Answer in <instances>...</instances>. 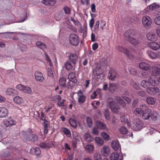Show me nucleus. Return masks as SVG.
I'll return each mask as SVG.
<instances>
[{
  "label": "nucleus",
  "mask_w": 160,
  "mask_h": 160,
  "mask_svg": "<svg viewBox=\"0 0 160 160\" xmlns=\"http://www.w3.org/2000/svg\"><path fill=\"white\" fill-rule=\"evenodd\" d=\"M143 126L142 122L139 119L136 118L133 120L132 126L133 130H140L143 128Z\"/></svg>",
  "instance_id": "obj_1"
},
{
  "label": "nucleus",
  "mask_w": 160,
  "mask_h": 160,
  "mask_svg": "<svg viewBox=\"0 0 160 160\" xmlns=\"http://www.w3.org/2000/svg\"><path fill=\"white\" fill-rule=\"evenodd\" d=\"M108 104L111 111L114 112H117L120 108L119 104L117 102H115L114 100L109 101Z\"/></svg>",
  "instance_id": "obj_2"
},
{
  "label": "nucleus",
  "mask_w": 160,
  "mask_h": 160,
  "mask_svg": "<svg viewBox=\"0 0 160 160\" xmlns=\"http://www.w3.org/2000/svg\"><path fill=\"white\" fill-rule=\"evenodd\" d=\"M69 40L70 43L73 46H77L79 42L78 36L75 34H71L69 36Z\"/></svg>",
  "instance_id": "obj_3"
},
{
  "label": "nucleus",
  "mask_w": 160,
  "mask_h": 160,
  "mask_svg": "<svg viewBox=\"0 0 160 160\" xmlns=\"http://www.w3.org/2000/svg\"><path fill=\"white\" fill-rule=\"evenodd\" d=\"M117 49L120 52H123L125 54L127 57L130 59H132L133 57L132 54L125 48L118 46L117 47Z\"/></svg>",
  "instance_id": "obj_4"
},
{
  "label": "nucleus",
  "mask_w": 160,
  "mask_h": 160,
  "mask_svg": "<svg viewBox=\"0 0 160 160\" xmlns=\"http://www.w3.org/2000/svg\"><path fill=\"white\" fill-rule=\"evenodd\" d=\"M3 123L6 127H8L15 125L16 123V122L11 117H9L4 119L3 120Z\"/></svg>",
  "instance_id": "obj_5"
},
{
  "label": "nucleus",
  "mask_w": 160,
  "mask_h": 160,
  "mask_svg": "<svg viewBox=\"0 0 160 160\" xmlns=\"http://www.w3.org/2000/svg\"><path fill=\"white\" fill-rule=\"evenodd\" d=\"M142 21L143 25L146 27L150 26L152 22L151 18L148 16L143 17Z\"/></svg>",
  "instance_id": "obj_6"
},
{
  "label": "nucleus",
  "mask_w": 160,
  "mask_h": 160,
  "mask_svg": "<svg viewBox=\"0 0 160 160\" xmlns=\"http://www.w3.org/2000/svg\"><path fill=\"white\" fill-rule=\"evenodd\" d=\"M78 97V102L80 104H82L85 102L86 96L83 94V92L80 90L77 92Z\"/></svg>",
  "instance_id": "obj_7"
},
{
  "label": "nucleus",
  "mask_w": 160,
  "mask_h": 160,
  "mask_svg": "<svg viewBox=\"0 0 160 160\" xmlns=\"http://www.w3.org/2000/svg\"><path fill=\"white\" fill-rule=\"evenodd\" d=\"M144 110L145 111L143 112L142 117L144 119H148L152 116V111L147 107Z\"/></svg>",
  "instance_id": "obj_8"
},
{
  "label": "nucleus",
  "mask_w": 160,
  "mask_h": 160,
  "mask_svg": "<svg viewBox=\"0 0 160 160\" xmlns=\"http://www.w3.org/2000/svg\"><path fill=\"white\" fill-rule=\"evenodd\" d=\"M102 155L105 156H108L110 153V149L109 147L104 146L101 149Z\"/></svg>",
  "instance_id": "obj_9"
},
{
  "label": "nucleus",
  "mask_w": 160,
  "mask_h": 160,
  "mask_svg": "<svg viewBox=\"0 0 160 160\" xmlns=\"http://www.w3.org/2000/svg\"><path fill=\"white\" fill-rule=\"evenodd\" d=\"M69 58L70 61L74 64H76L78 62V57L75 53H70Z\"/></svg>",
  "instance_id": "obj_10"
},
{
  "label": "nucleus",
  "mask_w": 160,
  "mask_h": 160,
  "mask_svg": "<svg viewBox=\"0 0 160 160\" xmlns=\"http://www.w3.org/2000/svg\"><path fill=\"white\" fill-rule=\"evenodd\" d=\"M155 77L153 75H151L149 77L148 81L150 85L152 86H156L158 84L159 82L157 80H156Z\"/></svg>",
  "instance_id": "obj_11"
},
{
  "label": "nucleus",
  "mask_w": 160,
  "mask_h": 160,
  "mask_svg": "<svg viewBox=\"0 0 160 160\" xmlns=\"http://www.w3.org/2000/svg\"><path fill=\"white\" fill-rule=\"evenodd\" d=\"M35 79L38 81L40 82H42L43 81L44 78L43 76L42 73L39 72H36L34 74Z\"/></svg>",
  "instance_id": "obj_12"
},
{
  "label": "nucleus",
  "mask_w": 160,
  "mask_h": 160,
  "mask_svg": "<svg viewBox=\"0 0 160 160\" xmlns=\"http://www.w3.org/2000/svg\"><path fill=\"white\" fill-rule=\"evenodd\" d=\"M108 73L110 74L109 78L112 81H113L118 76V74L116 71L113 69H111Z\"/></svg>",
  "instance_id": "obj_13"
},
{
  "label": "nucleus",
  "mask_w": 160,
  "mask_h": 160,
  "mask_svg": "<svg viewBox=\"0 0 160 160\" xmlns=\"http://www.w3.org/2000/svg\"><path fill=\"white\" fill-rule=\"evenodd\" d=\"M111 160H123L122 156H119L117 152L112 153L110 156Z\"/></svg>",
  "instance_id": "obj_14"
},
{
  "label": "nucleus",
  "mask_w": 160,
  "mask_h": 160,
  "mask_svg": "<svg viewBox=\"0 0 160 160\" xmlns=\"http://www.w3.org/2000/svg\"><path fill=\"white\" fill-rule=\"evenodd\" d=\"M8 115V111L7 109L4 107H0V118H4Z\"/></svg>",
  "instance_id": "obj_15"
},
{
  "label": "nucleus",
  "mask_w": 160,
  "mask_h": 160,
  "mask_svg": "<svg viewBox=\"0 0 160 160\" xmlns=\"http://www.w3.org/2000/svg\"><path fill=\"white\" fill-rule=\"evenodd\" d=\"M147 92L151 95L157 94L159 92V89L157 87L147 88Z\"/></svg>",
  "instance_id": "obj_16"
},
{
  "label": "nucleus",
  "mask_w": 160,
  "mask_h": 160,
  "mask_svg": "<svg viewBox=\"0 0 160 160\" xmlns=\"http://www.w3.org/2000/svg\"><path fill=\"white\" fill-rule=\"evenodd\" d=\"M152 75L157 76L160 75V68L157 66L152 68Z\"/></svg>",
  "instance_id": "obj_17"
},
{
  "label": "nucleus",
  "mask_w": 160,
  "mask_h": 160,
  "mask_svg": "<svg viewBox=\"0 0 160 160\" xmlns=\"http://www.w3.org/2000/svg\"><path fill=\"white\" fill-rule=\"evenodd\" d=\"M41 119L43 121H44V132L45 134H47L48 132V122L47 121L45 120V116L42 112L41 113Z\"/></svg>",
  "instance_id": "obj_18"
},
{
  "label": "nucleus",
  "mask_w": 160,
  "mask_h": 160,
  "mask_svg": "<svg viewBox=\"0 0 160 160\" xmlns=\"http://www.w3.org/2000/svg\"><path fill=\"white\" fill-rule=\"evenodd\" d=\"M38 146L42 149L49 148L52 146L51 142H41L38 144Z\"/></svg>",
  "instance_id": "obj_19"
},
{
  "label": "nucleus",
  "mask_w": 160,
  "mask_h": 160,
  "mask_svg": "<svg viewBox=\"0 0 160 160\" xmlns=\"http://www.w3.org/2000/svg\"><path fill=\"white\" fill-rule=\"evenodd\" d=\"M134 35V32L133 30H129L125 32L124 34L125 38L127 40H128L129 38L132 37Z\"/></svg>",
  "instance_id": "obj_20"
},
{
  "label": "nucleus",
  "mask_w": 160,
  "mask_h": 160,
  "mask_svg": "<svg viewBox=\"0 0 160 160\" xmlns=\"http://www.w3.org/2000/svg\"><path fill=\"white\" fill-rule=\"evenodd\" d=\"M115 100L119 102V104L123 107H125L126 106V103L125 101L120 97L116 96L115 97Z\"/></svg>",
  "instance_id": "obj_21"
},
{
  "label": "nucleus",
  "mask_w": 160,
  "mask_h": 160,
  "mask_svg": "<svg viewBox=\"0 0 160 160\" xmlns=\"http://www.w3.org/2000/svg\"><path fill=\"white\" fill-rule=\"evenodd\" d=\"M68 78L70 81L74 83L76 82L77 80L75 76V72L70 73L68 74Z\"/></svg>",
  "instance_id": "obj_22"
},
{
  "label": "nucleus",
  "mask_w": 160,
  "mask_h": 160,
  "mask_svg": "<svg viewBox=\"0 0 160 160\" xmlns=\"http://www.w3.org/2000/svg\"><path fill=\"white\" fill-rule=\"evenodd\" d=\"M148 46L152 49L154 50H157L160 48L159 44L156 42L149 43Z\"/></svg>",
  "instance_id": "obj_23"
},
{
  "label": "nucleus",
  "mask_w": 160,
  "mask_h": 160,
  "mask_svg": "<svg viewBox=\"0 0 160 160\" xmlns=\"http://www.w3.org/2000/svg\"><path fill=\"white\" fill-rule=\"evenodd\" d=\"M139 67L142 69L145 70H149L150 68V66L149 64L143 62L140 63Z\"/></svg>",
  "instance_id": "obj_24"
},
{
  "label": "nucleus",
  "mask_w": 160,
  "mask_h": 160,
  "mask_svg": "<svg viewBox=\"0 0 160 160\" xmlns=\"http://www.w3.org/2000/svg\"><path fill=\"white\" fill-rule=\"evenodd\" d=\"M42 2L46 5L52 6L56 2L55 0H42Z\"/></svg>",
  "instance_id": "obj_25"
},
{
  "label": "nucleus",
  "mask_w": 160,
  "mask_h": 160,
  "mask_svg": "<svg viewBox=\"0 0 160 160\" xmlns=\"http://www.w3.org/2000/svg\"><path fill=\"white\" fill-rule=\"evenodd\" d=\"M140 108H136L134 111L135 113L136 112L138 114L142 113L143 112V111L146 109L147 107L146 105L143 104L141 105Z\"/></svg>",
  "instance_id": "obj_26"
},
{
  "label": "nucleus",
  "mask_w": 160,
  "mask_h": 160,
  "mask_svg": "<svg viewBox=\"0 0 160 160\" xmlns=\"http://www.w3.org/2000/svg\"><path fill=\"white\" fill-rule=\"evenodd\" d=\"M84 139L88 142H90L93 140V138L88 132H86L83 136Z\"/></svg>",
  "instance_id": "obj_27"
},
{
  "label": "nucleus",
  "mask_w": 160,
  "mask_h": 160,
  "mask_svg": "<svg viewBox=\"0 0 160 160\" xmlns=\"http://www.w3.org/2000/svg\"><path fill=\"white\" fill-rule=\"evenodd\" d=\"M111 147L115 151L118 150L120 146V144L118 141L113 140L111 143Z\"/></svg>",
  "instance_id": "obj_28"
},
{
  "label": "nucleus",
  "mask_w": 160,
  "mask_h": 160,
  "mask_svg": "<svg viewBox=\"0 0 160 160\" xmlns=\"http://www.w3.org/2000/svg\"><path fill=\"white\" fill-rule=\"evenodd\" d=\"M6 93L8 95H14L17 94V91L11 88H8L6 90Z\"/></svg>",
  "instance_id": "obj_29"
},
{
  "label": "nucleus",
  "mask_w": 160,
  "mask_h": 160,
  "mask_svg": "<svg viewBox=\"0 0 160 160\" xmlns=\"http://www.w3.org/2000/svg\"><path fill=\"white\" fill-rule=\"evenodd\" d=\"M102 68L98 65L96 68L93 70V73L97 76L100 75L102 73Z\"/></svg>",
  "instance_id": "obj_30"
},
{
  "label": "nucleus",
  "mask_w": 160,
  "mask_h": 160,
  "mask_svg": "<svg viewBox=\"0 0 160 160\" xmlns=\"http://www.w3.org/2000/svg\"><path fill=\"white\" fill-rule=\"evenodd\" d=\"M155 33H149L147 35V39L150 41H155L157 39Z\"/></svg>",
  "instance_id": "obj_31"
},
{
  "label": "nucleus",
  "mask_w": 160,
  "mask_h": 160,
  "mask_svg": "<svg viewBox=\"0 0 160 160\" xmlns=\"http://www.w3.org/2000/svg\"><path fill=\"white\" fill-rule=\"evenodd\" d=\"M30 152L32 154L39 155L40 154L41 152L38 148H31L30 150Z\"/></svg>",
  "instance_id": "obj_32"
},
{
  "label": "nucleus",
  "mask_w": 160,
  "mask_h": 160,
  "mask_svg": "<svg viewBox=\"0 0 160 160\" xmlns=\"http://www.w3.org/2000/svg\"><path fill=\"white\" fill-rule=\"evenodd\" d=\"M117 87V85L116 84L110 83L108 90L110 92L113 93L114 92Z\"/></svg>",
  "instance_id": "obj_33"
},
{
  "label": "nucleus",
  "mask_w": 160,
  "mask_h": 160,
  "mask_svg": "<svg viewBox=\"0 0 160 160\" xmlns=\"http://www.w3.org/2000/svg\"><path fill=\"white\" fill-rule=\"evenodd\" d=\"M84 148L87 152L91 153L93 152L94 146L91 144H88L84 146Z\"/></svg>",
  "instance_id": "obj_34"
},
{
  "label": "nucleus",
  "mask_w": 160,
  "mask_h": 160,
  "mask_svg": "<svg viewBox=\"0 0 160 160\" xmlns=\"http://www.w3.org/2000/svg\"><path fill=\"white\" fill-rule=\"evenodd\" d=\"M36 45L37 47L44 50L46 48V45L44 43L40 41H37L36 42Z\"/></svg>",
  "instance_id": "obj_35"
},
{
  "label": "nucleus",
  "mask_w": 160,
  "mask_h": 160,
  "mask_svg": "<svg viewBox=\"0 0 160 160\" xmlns=\"http://www.w3.org/2000/svg\"><path fill=\"white\" fill-rule=\"evenodd\" d=\"M157 52H153L150 50L147 51V53L148 56L153 59L157 58Z\"/></svg>",
  "instance_id": "obj_36"
},
{
  "label": "nucleus",
  "mask_w": 160,
  "mask_h": 160,
  "mask_svg": "<svg viewBox=\"0 0 160 160\" xmlns=\"http://www.w3.org/2000/svg\"><path fill=\"white\" fill-rule=\"evenodd\" d=\"M95 141L98 146H102L104 143V141L99 137H96L95 139Z\"/></svg>",
  "instance_id": "obj_37"
},
{
  "label": "nucleus",
  "mask_w": 160,
  "mask_h": 160,
  "mask_svg": "<svg viewBox=\"0 0 160 160\" xmlns=\"http://www.w3.org/2000/svg\"><path fill=\"white\" fill-rule=\"evenodd\" d=\"M128 40L134 45H137L140 43V41L138 39H135L132 37L129 38Z\"/></svg>",
  "instance_id": "obj_38"
},
{
  "label": "nucleus",
  "mask_w": 160,
  "mask_h": 160,
  "mask_svg": "<svg viewBox=\"0 0 160 160\" xmlns=\"http://www.w3.org/2000/svg\"><path fill=\"white\" fill-rule=\"evenodd\" d=\"M14 102L16 104H21L23 101V99L21 97L19 96H16L13 98Z\"/></svg>",
  "instance_id": "obj_39"
},
{
  "label": "nucleus",
  "mask_w": 160,
  "mask_h": 160,
  "mask_svg": "<svg viewBox=\"0 0 160 160\" xmlns=\"http://www.w3.org/2000/svg\"><path fill=\"white\" fill-rule=\"evenodd\" d=\"M155 101V99L151 97H148L146 99V102L148 104L153 105Z\"/></svg>",
  "instance_id": "obj_40"
},
{
  "label": "nucleus",
  "mask_w": 160,
  "mask_h": 160,
  "mask_svg": "<svg viewBox=\"0 0 160 160\" xmlns=\"http://www.w3.org/2000/svg\"><path fill=\"white\" fill-rule=\"evenodd\" d=\"M149 9L150 10H154L159 7V5L156 3H153L148 6Z\"/></svg>",
  "instance_id": "obj_41"
},
{
  "label": "nucleus",
  "mask_w": 160,
  "mask_h": 160,
  "mask_svg": "<svg viewBox=\"0 0 160 160\" xmlns=\"http://www.w3.org/2000/svg\"><path fill=\"white\" fill-rule=\"evenodd\" d=\"M66 80L64 78H62L59 79V83L60 86L62 87L65 88L66 87Z\"/></svg>",
  "instance_id": "obj_42"
},
{
  "label": "nucleus",
  "mask_w": 160,
  "mask_h": 160,
  "mask_svg": "<svg viewBox=\"0 0 160 160\" xmlns=\"http://www.w3.org/2000/svg\"><path fill=\"white\" fill-rule=\"evenodd\" d=\"M62 131L68 137H71V132L68 128H62Z\"/></svg>",
  "instance_id": "obj_43"
},
{
  "label": "nucleus",
  "mask_w": 160,
  "mask_h": 160,
  "mask_svg": "<svg viewBox=\"0 0 160 160\" xmlns=\"http://www.w3.org/2000/svg\"><path fill=\"white\" fill-rule=\"evenodd\" d=\"M120 133L122 134H127L128 132L127 129L124 126L121 127L119 129Z\"/></svg>",
  "instance_id": "obj_44"
},
{
  "label": "nucleus",
  "mask_w": 160,
  "mask_h": 160,
  "mask_svg": "<svg viewBox=\"0 0 160 160\" xmlns=\"http://www.w3.org/2000/svg\"><path fill=\"white\" fill-rule=\"evenodd\" d=\"M65 68L68 71H71L72 70L73 66L71 63L69 62H67L64 64Z\"/></svg>",
  "instance_id": "obj_45"
},
{
  "label": "nucleus",
  "mask_w": 160,
  "mask_h": 160,
  "mask_svg": "<svg viewBox=\"0 0 160 160\" xmlns=\"http://www.w3.org/2000/svg\"><path fill=\"white\" fill-rule=\"evenodd\" d=\"M69 122L71 126L74 128L77 127V125L76 121L72 118H70L69 119Z\"/></svg>",
  "instance_id": "obj_46"
},
{
  "label": "nucleus",
  "mask_w": 160,
  "mask_h": 160,
  "mask_svg": "<svg viewBox=\"0 0 160 160\" xmlns=\"http://www.w3.org/2000/svg\"><path fill=\"white\" fill-rule=\"evenodd\" d=\"M101 135L102 138L105 140L108 141L110 140L111 138L109 136L104 132H102Z\"/></svg>",
  "instance_id": "obj_47"
},
{
  "label": "nucleus",
  "mask_w": 160,
  "mask_h": 160,
  "mask_svg": "<svg viewBox=\"0 0 160 160\" xmlns=\"http://www.w3.org/2000/svg\"><path fill=\"white\" fill-rule=\"evenodd\" d=\"M141 85L144 88H148L150 85L148 81L147 82L146 80H142L141 82Z\"/></svg>",
  "instance_id": "obj_48"
},
{
  "label": "nucleus",
  "mask_w": 160,
  "mask_h": 160,
  "mask_svg": "<svg viewBox=\"0 0 160 160\" xmlns=\"http://www.w3.org/2000/svg\"><path fill=\"white\" fill-rule=\"evenodd\" d=\"M38 139V136L35 134H32L30 137L29 138L28 140L33 142L37 141Z\"/></svg>",
  "instance_id": "obj_49"
},
{
  "label": "nucleus",
  "mask_w": 160,
  "mask_h": 160,
  "mask_svg": "<svg viewBox=\"0 0 160 160\" xmlns=\"http://www.w3.org/2000/svg\"><path fill=\"white\" fill-rule=\"evenodd\" d=\"M121 120L122 122L125 123L129 127L130 126V124L128 119L124 116H122L121 117Z\"/></svg>",
  "instance_id": "obj_50"
},
{
  "label": "nucleus",
  "mask_w": 160,
  "mask_h": 160,
  "mask_svg": "<svg viewBox=\"0 0 160 160\" xmlns=\"http://www.w3.org/2000/svg\"><path fill=\"white\" fill-rule=\"evenodd\" d=\"M22 91L26 93H30L32 92V90L30 87L25 86Z\"/></svg>",
  "instance_id": "obj_51"
},
{
  "label": "nucleus",
  "mask_w": 160,
  "mask_h": 160,
  "mask_svg": "<svg viewBox=\"0 0 160 160\" xmlns=\"http://www.w3.org/2000/svg\"><path fill=\"white\" fill-rule=\"evenodd\" d=\"M104 115L106 119L107 120H109L110 119L109 110L106 109L104 110Z\"/></svg>",
  "instance_id": "obj_52"
},
{
  "label": "nucleus",
  "mask_w": 160,
  "mask_h": 160,
  "mask_svg": "<svg viewBox=\"0 0 160 160\" xmlns=\"http://www.w3.org/2000/svg\"><path fill=\"white\" fill-rule=\"evenodd\" d=\"M102 159L100 154L98 152L95 153L94 155L93 160H99Z\"/></svg>",
  "instance_id": "obj_53"
},
{
  "label": "nucleus",
  "mask_w": 160,
  "mask_h": 160,
  "mask_svg": "<svg viewBox=\"0 0 160 160\" xmlns=\"http://www.w3.org/2000/svg\"><path fill=\"white\" fill-rule=\"evenodd\" d=\"M158 113L156 112H153L152 113V120L154 121H155L157 120L158 118Z\"/></svg>",
  "instance_id": "obj_54"
},
{
  "label": "nucleus",
  "mask_w": 160,
  "mask_h": 160,
  "mask_svg": "<svg viewBox=\"0 0 160 160\" xmlns=\"http://www.w3.org/2000/svg\"><path fill=\"white\" fill-rule=\"evenodd\" d=\"M87 125L89 127H91L92 122V120L90 117H88L87 118Z\"/></svg>",
  "instance_id": "obj_55"
},
{
  "label": "nucleus",
  "mask_w": 160,
  "mask_h": 160,
  "mask_svg": "<svg viewBox=\"0 0 160 160\" xmlns=\"http://www.w3.org/2000/svg\"><path fill=\"white\" fill-rule=\"evenodd\" d=\"M63 10L65 12V13L66 14H69L70 13L71 10L70 8L67 7L65 6L63 8Z\"/></svg>",
  "instance_id": "obj_56"
},
{
  "label": "nucleus",
  "mask_w": 160,
  "mask_h": 160,
  "mask_svg": "<svg viewBox=\"0 0 160 160\" xmlns=\"http://www.w3.org/2000/svg\"><path fill=\"white\" fill-rule=\"evenodd\" d=\"M98 127L102 129H104L106 127L105 124L103 122H100L98 123Z\"/></svg>",
  "instance_id": "obj_57"
},
{
  "label": "nucleus",
  "mask_w": 160,
  "mask_h": 160,
  "mask_svg": "<svg viewBox=\"0 0 160 160\" xmlns=\"http://www.w3.org/2000/svg\"><path fill=\"white\" fill-rule=\"evenodd\" d=\"M68 28L69 30L74 32H76L77 31L76 28L74 26H72V25H69L68 26Z\"/></svg>",
  "instance_id": "obj_58"
},
{
  "label": "nucleus",
  "mask_w": 160,
  "mask_h": 160,
  "mask_svg": "<svg viewBox=\"0 0 160 160\" xmlns=\"http://www.w3.org/2000/svg\"><path fill=\"white\" fill-rule=\"evenodd\" d=\"M107 64V62L106 60L102 61L100 62V66L102 68V67H104V68H106V67Z\"/></svg>",
  "instance_id": "obj_59"
},
{
  "label": "nucleus",
  "mask_w": 160,
  "mask_h": 160,
  "mask_svg": "<svg viewBox=\"0 0 160 160\" xmlns=\"http://www.w3.org/2000/svg\"><path fill=\"white\" fill-rule=\"evenodd\" d=\"M154 22L157 25H160V16L156 18L154 20Z\"/></svg>",
  "instance_id": "obj_60"
},
{
  "label": "nucleus",
  "mask_w": 160,
  "mask_h": 160,
  "mask_svg": "<svg viewBox=\"0 0 160 160\" xmlns=\"http://www.w3.org/2000/svg\"><path fill=\"white\" fill-rule=\"evenodd\" d=\"M48 75L52 78L53 76V74L52 69L50 68H48Z\"/></svg>",
  "instance_id": "obj_61"
},
{
  "label": "nucleus",
  "mask_w": 160,
  "mask_h": 160,
  "mask_svg": "<svg viewBox=\"0 0 160 160\" xmlns=\"http://www.w3.org/2000/svg\"><path fill=\"white\" fill-rule=\"evenodd\" d=\"M94 23V19L93 18H92L89 22V25L90 27L92 28L93 27V24Z\"/></svg>",
  "instance_id": "obj_62"
},
{
  "label": "nucleus",
  "mask_w": 160,
  "mask_h": 160,
  "mask_svg": "<svg viewBox=\"0 0 160 160\" xmlns=\"http://www.w3.org/2000/svg\"><path fill=\"white\" fill-rule=\"evenodd\" d=\"M138 94L140 96L144 97L146 96V92L143 91H139L137 92Z\"/></svg>",
  "instance_id": "obj_63"
},
{
  "label": "nucleus",
  "mask_w": 160,
  "mask_h": 160,
  "mask_svg": "<svg viewBox=\"0 0 160 160\" xmlns=\"http://www.w3.org/2000/svg\"><path fill=\"white\" fill-rule=\"evenodd\" d=\"M129 72L131 74L133 75H135L136 74L137 72L135 68H131L129 70Z\"/></svg>",
  "instance_id": "obj_64"
}]
</instances>
